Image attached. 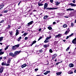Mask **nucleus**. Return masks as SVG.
I'll return each instance as SVG.
<instances>
[{
	"label": "nucleus",
	"mask_w": 76,
	"mask_h": 76,
	"mask_svg": "<svg viewBox=\"0 0 76 76\" xmlns=\"http://www.w3.org/2000/svg\"><path fill=\"white\" fill-rule=\"evenodd\" d=\"M19 45H20L19 44H18V45H15L13 46L12 47V50H16L17 48H19Z\"/></svg>",
	"instance_id": "f257e3e1"
},
{
	"label": "nucleus",
	"mask_w": 76,
	"mask_h": 76,
	"mask_svg": "<svg viewBox=\"0 0 76 76\" xmlns=\"http://www.w3.org/2000/svg\"><path fill=\"white\" fill-rule=\"evenodd\" d=\"M21 51H17L16 52H15L14 53V56L15 57L14 58H16V55H18L19 54V53H20Z\"/></svg>",
	"instance_id": "f03ea898"
},
{
	"label": "nucleus",
	"mask_w": 76,
	"mask_h": 76,
	"mask_svg": "<svg viewBox=\"0 0 76 76\" xmlns=\"http://www.w3.org/2000/svg\"><path fill=\"white\" fill-rule=\"evenodd\" d=\"M58 9V8H49L48 7L46 8L47 10H54Z\"/></svg>",
	"instance_id": "7ed1b4c3"
},
{
	"label": "nucleus",
	"mask_w": 76,
	"mask_h": 76,
	"mask_svg": "<svg viewBox=\"0 0 76 76\" xmlns=\"http://www.w3.org/2000/svg\"><path fill=\"white\" fill-rule=\"evenodd\" d=\"M61 37V34H59L58 35H56L55 36V38H60Z\"/></svg>",
	"instance_id": "20e7f679"
},
{
	"label": "nucleus",
	"mask_w": 76,
	"mask_h": 76,
	"mask_svg": "<svg viewBox=\"0 0 76 76\" xmlns=\"http://www.w3.org/2000/svg\"><path fill=\"white\" fill-rule=\"evenodd\" d=\"M11 60H12V58H9L7 61V63L8 64H10V62L11 61Z\"/></svg>",
	"instance_id": "39448f33"
},
{
	"label": "nucleus",
	"mask_w": 76,
	"mask_h": 76,
	"mask_svg": "<svg viewBox=\"0 0 76 76\" xmlns=\"http://www.w3.org/2000/svg\"><path fill=\"white\" fill-rule=\"evenodd\" d=\"M9 55L10 56H12L15 58V54L12 52H10L9 53Z\"/></svg>",
	"instance_id": "423d86ee"
},
{
	"label": "nucleus",
	"mask_w": 76,
	"mask_h": 76,
	"mask_svg": "<svg viewBox=\"0 0 76 76\" xmlns=\"http://www.w3.org/2000/svg\"><path fill=\"white\" fill-rule=\"evenodd\" d=\"M72 43L73 44H76V38L73 40L72 41Z\"/></svg>",
	"instance_id": "0eeeda50"
},
{
	"label": "nucleus",
	"mask_w": 76,
	"mask_h": 76,
	"mask_svg": "<svg viewBox=\"0 0 76 76\" xmlns=\"http://www.w3.org/2000/svg\"><path fill=\"white\" fill-rule=\"evenodd\" d=\"M48 7V4L47 3H45L44 6V9L45 10V9H46L47 7Z\"/></svg>",
	"instance_id": "6e6552de"
},
{
	"label": "nucleus",
	"mask_w": 76,
	"mask_h": 76,
	"mask_svg": "<svg viewBox=\"0 0 76 76\" xmlns=\"http://www.w3.org/2000/svg\"><path fill=\"white\" fill-rule=\"evenodd\" d=\"M34 22L33 21H31L30 22L28 23L27 24L28 25H27V26H29V25H32V23Z\"/></svg>",
	"instance_id": "1a4fd4ad"
},
{
	"label": "nucleus",
	"mask_w": 76,
	"mask_h": 76,
	"mask_svg": "<svg viewBox=\"0 0 76 76\" xmlns=\"http://www.w3.org/2000/svg\"><path fill=\"white\" fill-rule=\"evenodd\" d=\"M4 68L3 67H2L0 69V73H2L3 71V70Z\"/></svg>",
	"instance_id": "9d476101"
},
{
	"label": "nucleus",
	"mask_w": 76,
	"mask_h": 76,
	"mask_svg": "<svg viewBox=\"0 0 76 76\" xmlns=\"http://www.w3.org/2000/svg\"><path fill=\"white\" fill-rule=\"evenodd\" d=\"M69 5H70L71 6H72V7H74L76 6V4H73L72 3H70V4H69Z\"/></svg>",
	"instance_id": "9b49d317"
},
{
	"label": "nucleus",
	"mask_w": 76,
	"mask_h": 76,
	"mask_svg": "<svg viewBox=\"0 0 76 76\" xmlns=\"http://www.w3.org/2000/svg\"><path fill=\"white\" fill-rule=\"evenodd\" d=\"M69 67H73L74 66V65L73 64H69Z\"/></svg>",
	"instance_id": "f8f14e48"
},
{
	"label": "nucleus",
	"mask_w": 76,
	"mask_h": 76,
	"mask_svg": "<svg viewBox=\"0 0 76 76\" xmlns=\"http://www.w3.org/2000/svg\"><path fill=\"white\" fill-rule=\"evenodd\" d=\"M19 30H18V29H17L16 30V33L15 34V35H16V36H17V35H19Z\"/></svg>",
	"instance_id": "ddd939ff"
},
{
	"label": "nucleus",
	"mask_w": 76,
	"mask_h": 76,
	"mask_svg": "<svg viewBox=\"0 0 76 76\" xmlns=\"http://www.w3.org/2000/svg\"><path fill=\"white\" fill-rule=\"evenodd\" d=\"M9 33L10 35V36L11 37L12 36V34H13V32L12 31H9Z\"/></svg>",
	"instance_id": "4468645a"
},
{
	"label": "nucleus",
	"mask_w": 76,
	"mask_h": 76,
	"mask_svg": "<svg viewBox=\"0 0 76 76\" xmlns=\"http://www.w3.org/2000/svg\"><path fill=\"white\" fill-rule=\"evenodd\" d=\"M26 66H27V65L26 64H24L23 65L21 66V67L22 68H23L24 67H26Z\"/></svg>",
	"instance_id": "2eb2a0df"
},
{
	"label": "nucleus",
	"mask_w": 76,
	"mask_h": 76,
	"mask_svg": "<svg viewBox=\"0 0 76 76\" xmlns=\"http://www.w3.org/2000/svg\"><path fill=\"white\" fill-rule=\"evenodd\" d=\"M62 73V72H57L56 73V75H61V73Z\"/></svg>",
	"instance_id": "dca6fc26"
},
{
	"label": "nucleus",
	"mask_w": 76,
	"mask_h": 76,
	"mask_svg": "<svg viewBox=\"0 0 76 76\" xmlns=\"http://www.w3.org/2000/svg\"><path fill=\"white\" fill-rule=\"evenodd\" d=\"M68 73L69 75H70L71 74H73V72H72V71L70 70L68 72Z\"/></svg>",
	"instance_id": "f3484780"
},
{
	"label": "nucleus",
	"mask_w": 76,
	"mask_h": 76,
	"mask_svg": "<svg viewBox=\"0 0 76 76\" xmlns=\"http://www.w3.org/2000/svg\"><path fill=\"white\" fill-rule=\"evenodd\" d=\"M50 73V71H47L46 72L44 73V74L46 75L48 74V73Z\"/></svg>",
	"instance_id": "a211bd4d"
},
{
	"label": "nucleus",
	"mask_w": 76,
	"mask_h": 76,
	"mask_svg": "<svg viewBox=\"0 0 76 76\" xmlns=\"http://www.w3.org/2000/svg\"><path fill=\"white\" fill-rule=\"evenodd\" d=\"M49 42V40H48L46 38L44 42L45 43H47V42Z\"/></svg>",
	"instance_id": "6ab92c4d"
},
{
	"label": "nucleus",
	"mask_w": 76,
	"mask_h": 76,
	"mask_svg": "<svg viewBox=\"0 0 76 76\" xmlns=\"http://www.w3.org/2000/svg\"><path fill=\"white\" fill-rule=\"evenodd\" d=\"M67 11H71V10H74V9H72V8H69L66 9Z\"/></svg>",
	"instance_id": "aec40b11"
},
{
	"label": "nucleus",
	"mask_w": 76,
	"mask_h": 76,
	"mask_svg": "<svg viewBox=\"0 0 76 76\" xmlns=\"http://www.w3.org/2000/svg\"><path fill=\"white\" fill-rule=\"evenodd\" d=\"M57 56V55L56 54H55L53 55V56L52 57V60H54V59L56 58V57Z\"/></svg>",
	"instance_id": "412c9836"
},
{
	"label": "nucleus",
	"mask_w": 76,
	"mask_h": 76,
	"mask_svg": "<svg viewBox=\"0 0 76 76\" xmlns=\"http://www.w3.org/2000/svg\"><path fill=\"white\" fill-rule=\"evenodd\" d=\"M69 31H70V30L68 29L67 31H66L65 33V34H66V35H67V34L69 32Z\"/></svg>",
	"instance_id": "4be33fe9"
},
{
	"label": "nucleus",
	"mask_w": 76,
	"mask_h": 76,
	"mask_svg": "<svg viewBox=\"0 0 76 76\" xmlns=\"http://www.w3.org/2000/svg\"><path fill=\"white\" fill-rule=\"evenodd\" d=\"M4 7V5L2 4L0 6V10H1V9H3V7Z\"/></svg>",
	"instance_id": "5701e85b"
},
{
	"label": "nucleus",
	"mask_w": 76,
	"mask_h": 76,
	"mask_svg": "<svg viewBox=\"0 0 76 76\" xmlns=\"http://www.w3.org/2000/svg\"><path fill=\"white\" fill-rule=\"evenodd\" d=\"M73 35V33H72V34L70 35L69 36H67L66 37V39H68V38H69V37H71V36H72V35Z\"/></svg>",
	"instance_id": "b1692460"
},
{
	"label": "nucleus",
	"mask_w": 76,
	"mask_h": 76,
	"mask_svg": "<svg viewBox=\"0 0 76 76\" xmlns=\"http://www.w3.org/2000/svg\"><path fill=\"white\" fill-rule=\"evenodd\" d=\"M44 48H47V47H48L49 46V45H44Z\"/></svg>",
	"instance_id": "393cba45"
},
{
	"label": "nucleus",
	"mask_w": 76,
	"mask_h": 76,
	"mask_svg": "<svg viewBox=\"0 0 76 76\" xmlns=\"http://www.w3.org/2000/svg\"><path fill=\"white\" fill-rule=\"evenodd\" d=\"M48 15H45L43 19H47L48 18Z\"/></svg>",
	"instance_id": "a878e982"
},
{
	"label": "nucleus",
	"mask_w": 76,
	"mask_h": 76,
	"mask_svg": "<svg viewBox=\"0 0 76 76\" xmlns=\"http://www.w3.org/2000/svg\"><path fill=\"white\" fill-rule=\"evenodd\" d=\"M38 5L39 6H43L44 4H41V3H38Z\"/></svg>",
	"instance_id": "bb28decb"
},
{
	"label": "nucleus",
	"mask_w": 76,
	"mask_h": 76,
	"mask_svg": "<svg viewBox=\"0 0 76 76\" xmlns=\"http://www.w3.org/2000/svg\"><path fill=\"white\" fill-rule=\"evenodd\" d=\"M10 46V45H8L4 49L5 50H6L7 49H8V48Z\"/></svg>",
	"instance_id": "cd10ccee"
},
{
	"label": "nucleus",
	"mask_w": 76,
	"mask_h": 76,
	"mask_svg": "<svg viewBox=\"0 0 76 76\" xmlns=\"http://www.w3.org/2000/svg\"><path fill=\"white\" fill-rule=\"evenodd\" d=\"M48 29H49L50 30H51V29H52V28H51V26H50L48 27Z\"/></svg>",
	"instance_id": "c85d7f7f"
},
{
	"label": "nucleus",
	"mask_w": 76,
	"mask_h": 76,
	"mask_svg": "<svg viewBox=\"0 0 76 76\" xmlns=\"http://www.w3.org/2000/svg\"><path fill=\"white\" fill-rule=\"evenodd\" d=\"M3 37H0V42H1V41H3Z\"/></svg>",
	"instance_id": "c756f323"
},
{
	"label": "nucleus",
	"mask_w": 76,
	"mask_h": 76,
	"mask_svg": "<svg viewBox=\"0 0 76 76\" xmlns=\"http://www.w3.org/2000/svg\"><path fill=\"white\" fill-rule=\"evenodd\" d=\"M51 38V36H50L49 37H47L46 38L48 39H50V38Z\"/></svg>",
	"instance_id": "7c9ffc66"
},
{
	"label": "nucleus",
	"mask_w": 76,
	"mask_h": 76,
	"mask_svg": "<svg viewBox=\"0 0 76 76\" xmlns=\"http://www.w3.org/2000/svg\"><path fill=\"white\" fill-rule=\"evenodd\" d=\"M56 5L57 6V5H58V4H60V2H58L56 1Z\"/></svg>",
	"instance_id": "2f4dec72"
},
{
	"label": "nucleus",
	"mask_w": 76,
	"mask_h": 76,
	"mask_svg": "<svg viewBox=\"0 0 76 76\" xmlns=\"http://www.w3.org/2000/svg\"><path fill=\"white\" fill-rule=\"evenodd\" d=\"M4 53V52H0V55H2V54H3Z\"/></svg>",
	"instance_id": "473e14b6"
},
{
	"label": "nucleus",
	"mask_w": 76,
	"mask_h": 76,
	"mask_svg": "<svg viewBox=\"0 0 76 76\" xmlns=\"http://www.w3.org/2000/svg\"><path fill=\"white\" fill-rule=\"evenodd\" d=\"M63 26L64 27V28H66V27H67V25L66 24H64V25H63Z\"/></svg>",
	"instance_id": "72a5a7b5"
},
{
	"label": "nucleus",
	"mask_w": 76,
	"mask_h": 76,
	"mask_svg": "<svg viewBox=\"0 0 76 76\" xmlns=\"http://www.w3.org/2000/svg\"><path fill=\"white\" fill-rule=\"evenodd\" d=\"M7 12H8V10H4L3 11L4 13H7Z\"/></svg>",
	"instance_id": "f704fd0d"
},
{
	"label": "nucleus",
	"mask_w": 76,
	"mask_h": 76,
	"mask_svg": "<svg viewBox=\"0 0 76 76\" xmlns=\"http://www.w3.org/2000/svg\"><path fill=\"white\" fill-rule=\"evenodd\" d=\"M49 52L50 53H53V50L51 49H50L49 50Z\"/></svg>",
	"instance_id": "c9c22d12"
},
{
	"label": "nucleus",
	"mask_w": 76,
	"mask_h": 76,
	"mask_svg": "<svg viewBox=\"0 0 76 76\" xmlns=\"http://www.w3.org/2000/svg\"><path fill=\"white\" fill-rule=\"evenodd\" d=\"M1 65L2 66H5L6 64H5V63H4L3 62L1 63Z\"/></svg>",
	"instance_id": "e433bc0d"
},
{
	"label": "nucleus",
	"mask_w": 76,
	"mask_h": 76,
	"mask_svg": "<svg viewBox=\"0 0 76 76\" xmlns=\"http://www.w3.org/2000/svg\"><path fill=\"white\" fill-rule=\"evenodd\" d=\"M42 37H40L39 38V39H38V41H39V40L41 39H42Z\"/></svg>",
	"instance_id": "4c0bfd02"
},
{
	"label": "nucleus",
	"mask_w": 76,
	"mask_h": 76,
	"mask_svg": "<svg viewBox=\"0 0 76 76\" xmlns=\"http://www.w3.org/2000/svg\"><path fill=\"white\" fill-rule=\"evenodd\" d=\"M37 42V41H33V42L32 43V44H35Z\"/></svg>",
	"instance_id": "58836bf2"
},
{
	"label": "nucleus",
	"mask_w": 76,
	"mask_h": 76,
	"mask_svg": "<svg viewBox=\"0 0 76 76\" xmlns=\"http://www.w3.org/2000/svg\"><path fill=\"white\" fill-rule=\"evenodd\" d=\"M39 52L40 53H42V52H43V50H39Z\"/></svg>",
	"instance_id": "ea45409f"
},
{
	"label": "nucleus",
	"mask_w": 76,
	"mask_h": 76,
	"mask_svg": "<svg viewBox=\"0 0 76 76\" xmlns=\"http://www.w3.org/2000/svg\"><path fill=\"white\" fill-rule=\"evenodd\" d=\"M22 38V37H19V38L18 39L19 40H20Z\"/></svg>",
	"instance_id": "a19ab883"
},
{
	"label": "nucleus",
	"mask_w": 76,
	"mask_h": 76,
	"mask_svg": "<svg viewBox=\"0 0 76 76\" xmlns=\"http://www.w3.org/2000/svg\"><path fill=\"white\" fill-rule=\"evenodd\" d=\"M70 49V47H68L67 49H66V51H68V50H69V49Z\"/></svg>",
	"instance_id": "79ce46f5"
},
{
	"label": "nucleus",
	"mask_w": 76,
	"mask_h": 76,
	"mask_svg": "<svg viewBox=\"0 0 76 76\" xmlns=\"http://www.w3.org/2000/svg\"><path fill=\"white\" fill-rule=\"evenodd\" d=\"M59 15H61V16H63V15H62V14L61 13H59Z\"/></svg>",
	"instance_id": "37998d69"
},
{
	"label": "nucleus",
	"mask_w": 76,
	"mask_h": 76,
	"mask_svg": "<svg viewBox=\"0 0 76 76\" xmlns=\"http://www.w3.org/2000/svg\"><path fill=\"white\" fill-rule=\"evenodd\" d=\"M71 26H74V24H73V23H71Z\"/></svg>",
	"instance_id": "c03bdc74"
},
{
	"label": "nucleus",
	"mask_w": 76,
	"mask_h": 76,
	"mask_svg": "<svg viewBox=\"0 0 76 76\" xmlns=\"http://www.w3.org/2000/svg\"><path fill=\"white\" fill-rule=\"evenodd\" d=\"M6 66H10V64H5Z\"/></svg>",
	"instance_id": "a18cd8bd"
},
{
	"label": "nucleus",
	"mask_w": 76,
	"mask_h": 76,
	"mask_svg": "<svg viewBox=\"0 0 76 76\" xmlns=\"http://www.w3.org/2000/svg\"><path fill=\"white\" fill-rule=\"evenodd\" d=\"M50 1L51 3H53V0H50Z\"/></svg>",
	"instance_id": "49530a36"
},
{
	"label": "nucleus",
	"mask_w": 76,
	"mask_h": 76,
	"mask_svg": "<svg viewBox=\"0 0 76 76\" xmlns=\"http://www.w3.org/2000/svg\"><path fill=\"white\" fill-rule=\"evenodd\" d=\"M25 40H26V39H28V37H25Z\"/></svg>",
	"instance_id": "de8ad7c7"
},
{
	"label": "nucleus",
	"mask_w": 76,
	"mask_h": 76,
	"mask_svg": "<svg viewBox=\"0 0 76 76\" xmlns=\"http://www.w3.org/2000/svg\"><path fill=\"white\" fill-rule=\"evenodd\" d=\"M27 35V34H26V33H25L23 34V35L25 36H26Z\"/></svg>",
	"instance_id": "09e8293b"
},
{
	"label": "nucleus",
	"mask_w": 76,
	"mask_h": 76,
	"mask_svg": "<svg viewBox=\"0 0 76 76\" xmlns=\"http://www.w3.org/2000/svg\"><path fill=\"white\" fill-rule=\"evenodd\" d=\"M75 1H76L75 0H74L73 1H72L73 3H75Z\"/></svg>",
	"instance_id": "8fccbe9b"
},
{
	"label": "nucleus",
	"mask_w": 76,
	"mask_h": 76,
	"mask_svg": "<svg viewBox=\"0 0 76 76\" xmlns=\"http://www.w3.org/2000/svg\"><path fill=\"white\" fill-rule=\"evenodd\" d=\"M38 70V68H36L35 69V71H37V70Z\"/></svg>",
	"instance_id": "3c124183"
},
{
	"label": "nucleus",
	"mask_w": 76,
	"mask_h": 76,
	"mask_svg": "<svg viewBox=\"0 0 76 76\" xmlns=\"http://www.w3.org/2000/svg\"><path fill=\"white\" fill-rule=\"evenodd\" d=\"M7 58V57H4V60H6V59Z\"/></svg>",
	"instance_id": "603ef678"
},
{
	"label": "nucleus",
	"mask_w": 76,
	"mask_h": 76,
	"mask_svg": "<svg viewBox=\"0 0 76 76\" xmlns=\"http://www.w3.org/2000/svg\"><path fill=\"white\" fill-rule=\"evenodd\" d=\"M3 22H4V20H2L1 21L0 23H3Z\"/></svg>",
	"instance_id": "864d4df0"
},
{
	"label": "nucleus",
	"mask_w": 76,
	"mask_h": 76,
	"mask_svg": "<svg viewBox=\"0 0 76 76\" xmlns=\"http://www.w3.org/2000/svg\"><path fill=\"white\" fill-rule=\"evenodd\" d=\"M21 2V1H20L19 3H18V6H19V4H20V3Z\"/></svg>",
	"instance_id": "5fc2aeb1"
},
{
	"label": "nucleus",
	"mask_w": 76,
	"mask_h": 76,
	"mask_svg": "<svg viewBox=\"0 0 76 76\" xmlns=\"http://www.w3.org/2000/svg\"><path fill=\"white\" fill-rule=\"evenodd\" d=\"M53 25H55L56 24V22H54L53 23Z\"/></svg>",
	"instance_id": "6e6d98bb"
},
{
	"label": "nucleus",
	"mask_w": 76,
	"mask_h": 76,
	"mask_svg": "<svg viewBox=\"0 0 76 76\" xmlns=\"http://www.w3.org/2000/svg\"><path fill=\"white\" fill-rule=\"evenodd\" d=\"M33 45V43H32L31 44H30V46H32V45Z\"/></svg>",
	"instance_id": "4d7b16f0"
},
{
	"label": "nucleus",
	"mask_w": 76,
	"mask_h": 76,
	"mask_svg": "<svg viewBox=\"0 0 76 76\" xmlns=\"http://www.w3.org/2000/svg\"><path fill=\"white\" fill-rule=\"evenodd\" d=\"M64 17L66 18H68V16H65Z\"/></svg>",
	"instance_id": "13d9d810"
},
{
	"label": "nucleus",
	"mask_w": 76,
	"mask_h": 76,
	"mask_svg": "<svg viewBox=\"0 0 76 76\" xmlns=\"http://www.w3.org/2000/svg\"><path fill=\"white\" fill-rule=\"evenodd\" d=\"M10 28V26L8 25V28Z\"/></svg>",
	"instance_id": "bf43d9fd"
},
{
	"label": "nucleus",
	"mask_w": 76,
	"mask_h": 76,
	"mask_svg": "<svg viewBox=\"0 0 76 76\" xmlns=\"http://www.w3.org/2000/svg\"><path fill=\"white\" fill-rule=\"evenodd\" d=\"M41 31V28H40L39 30V31Z\"/></svg>",
	"instance_id": "052dcab7"
},
{
	"label": "nucleus",
	"mask_w": 76,
	"mask_h": 76,
	"mask_svg": "<svg viewBox=\"0 0 76 76\" xmlns=\"http://www.w3.org/2000/svg\"><path fill=\"white\" fill-rule=\"evenodd\" d=\"M1 59H2V57H0V60H1Z\"/></svg>",
	"instance_id": "680f3d73"
},
{
	"label": "nucleus",
	"mask_w": 76,
	"mask_h": 76,
	"mask_svg": "<svg viewBox=\"0 0 76 76\" xmlns=\"http://www.w3.org/2000/svg\"><path fill=\"white\" fill-rule=\"evenodd\" d=\"M0 44H1V45H3V43L0 42Z\"/></svg>",
	"instance_id": "e2e57ef3"
},
{
	"label": "nucleus",
	"mask_w": 76,
	"mask_h": 76,
	"mask_svg": "<svg viewBox=\"0 0 76 76\" xmlns=\"http://www.w3.org/2000/svg\"><path fill=\"white\" fill-rule=\"evenodd\" d=\"M55 61L56 62L57 61V59H56V60H55Z\"/></svg>",
	"instance_id": "0e129e2a"
},
{
	"label": "nucleus",
	"mask_w": 76,
	"mask_h": 76,
	"mask_svg": "<svg viewBox=\"0 0 76 76\" xmlns=\"http://www.w3.org/2000/svg\"><path fill=\"white\" fill-rule=\"evenodd\" d=\"M74 72H75V73H76V70H75V71H74Z\"/></svg>",
	"instance_id": "69168bd1"
},
{
	"label": "nucleus",
	"mask_w": 76,
	"mask_h": 76,
	"mask_svg": "<svg viewBox=\"0 0 76 76\" xmlns=\"http://www.w3.org/2000/svg\"><path fill=\"white\" fill-rule=\"evenodd\" d=\"M33 12H36V10H33Z\"/></svg>",
	"instance_id": "338daca9"
},
{
	"label": "nucleus",
	"mask_w": 76,
	"mask_h": 76,
	"mask_svg": "<svg viewBox=\"0 0 76 76\" xmlns=\"http://www.w3.org/2000/svg\"><path fill=\"white\" fill-rule=\"evenodd\" d=\"M75 23H76V20H75Z\"/></svg>",
	"instance_id": "774afa93"
}]
</instances>
